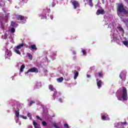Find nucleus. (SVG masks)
Here are the masks:
<instances>
[{"mask_svg": "<svg viewBox=\"0 0 128 128\" xmlns=\"http://www.w3.org/2000/svg\"><path fill=\"white\" fill-rule=\"evenodd\" d=\"M6 4L4 0H0V6H4Z\"/></svg>", "mask_w": 128, "mask_h": 128, "instance_id": "c9c22d12", "label": "nucleus"}, {"mask_svg": "<svg viewBox=\"0 0 128 128\" xmlns=\"http://www.w3.org/2000/svg\"><path fill=\"white\" fill-rule=\"evenodd\" d=\"M36 72V74H38V70L36 68H32L30 69H29L28 72H25V74H28V72Z\"/></svg>", "mask_w": 128, "mask_h": 128, "instance_id": "9b49d317", "label": "nucleus"}, {"mask_svg": "<svg viewBox=\"0 0 128 128\" xmlns=\"http://www.w3.org/2000/svg\"><path fill=\"white\" fill-rule=\"evenodd\" d=\"M58 82H62L64 80V78L61 77L56 79Z\"/></svg>", "mask_w": 128, "mask_h": 128, "instance_id": "473e14b6", "label": "nucleus"}, {"mask_svg": "<svg viewBox=\"0 0 128 128\" xmlns=\"http://www.w3.org/2000/svg\"><path fill=\"white\" fill-rule=\"evenodd\" d=\"M76 54V51H73V54Z\"/></svg>", "mask_w": 128, "mask_h": 128, "instance_id": "3c124183", "label": "nucleus"}, {"mask_svg": "<svg viewBox=\"0 0 128 128\" xmlns=\"http://www.w3.org/2000/svg\"><path fill=\"white\" fill-rule=\"evenodd\" d=\"M49 90L52 92H54V94L52 95V100H57L60 102H64V97L62 96L60 94V92H56V90L54 88V86L50 84L48 86Z\"/></svg>", "mask_w": 128, "mask_h": 128, "instance_id": "20e7f679", "label": "nucleus"}, {"mask_svg": "<svg viewBox=\"0 0 128 128\" xmlns=\"http://www.w3.org/2000/svg\"><path fill=\"white\" fill-rule=\"evenodd\" d=\"M117 30L120 32V34H121L122 36H124V28H122V26L119 25L117 27Z\"/></svg>", "mask_w": 128, "mask_h": 128, "instance_id": "4468645a", "label": "nucleus"}, {"mask_svg": "<svg viewBox=\"0 0 128 128\" xmlns=\"http://www.w3.org/2000/svg\"><path fill=\"white\" fill-rule=\"evenodd\" d=\"M46 14H48V10H46L43 13L39 15L41 20H44V18H46Z\"/></svg>", "mask_w": 128, "mask_h": 128, "instance_id": "2eb2a0df", "label": "nucleus"}, {"mask_svg": "<svg viewBox=\"0 0 128 128\" xmlns=\"http://www.w3.org/2000/svg\"><path fill=\"white\" fill-rule=\"evenodd\" d=\"M120 124H121V126H128V124L126 122H121V123H116L114 124V127L115 128H118V126H120Z\"/></svg>", "mask_w": 128, "mask_h": 128, "instance_id": "dca6fc26", "label": "nucleus"}, {"mask_svg": "<svg viewBox=\"0 0 128 128\" xmlns=\"http://www.w3.org/2000/svg\"><path fill=\"white\" fill-rule=\"evenodd\" d=\"M104 14V10H98L96 12L97 16H100V14Z\"/></svg>", "mask_w": 128, "mask_h": 128, "instance_id": "f3484780", "label": "nucleus"}, {"mask_svg": "<svg viewBox=\"0 0 128 128\" xmlns=\"http://www.w3.org/2000/svg\"><path fill=\"white\" fill-rule=\"evenodd\" d=\"M124 2H126V4H128V0H124Z\"/></svg>", "mask_w": 128, "mask_h": 128, "instance_id": "603ef678", "label": "nucleus"}, {"mask_svg": "<svg viewBox=\"0 0 128 128\" xmlns=\"http://www.w3.org/2000/svg\"><path fill=\"white\" fill-rule=\"evenodd\" d=\"M72 4L73 6L74 10H76L77 8H80V5L78 1L73 0L72 1Z\"/></svg>", "mask_w": 128, "mask_h": 128, "instance_id": "1a4fd4ad", "label": "nucleus"}, {"mask_svg": "<svg viewBox=\"0 0 128 128\" xmlns=\"http://www.w3.org/2000/svg\"><path fill=\"white\" fill-rule=\"evenodd\" d=\"M87 2H89L90 0H86Z\"/></svg>", "mask_w": 128, "mask_h": 128, "instance_id": "4d7b16f0", "label": "nucleus"}, {"mask_svg": "<svg viewBox=\"0 0 128 128\" xmlns=\"http://www.w3.org/2000/svg\"><path fill=\"white\" fill-rule=\"evenodd\" d=\"M22 46H24V44H20L18 46H16V48H18V50H20V48H22Z\"/></svg>", "mask_w": 128, "mask_h": 128, "instance_id": "4c0bfd02", "label": "nucleus"}, {"mask_svg": "<svg viewBox=\"0 0 128 128\" xmlns=\"http://www.w3.org/2000/svg\"><path fill=\"white\" fill-rule=\"evenodd\" d=\"M96 78H98V76L99 78H102V72H98V73H96Z\"/></svg>", "mask_w": 128, "mask_h": 128, "instance_id": "c85d7f7f", "label": "nucleus"}, {"mask_svg": "<svg viewBox=\"0 0 128 128\" xmlns=\"http://www.w3.org/2000/svg\"><path fill=\"white\" fill-rule=\"evenodd\" d=\"M64 128H69L68 125L67 124H64Z\"/></svg>", "mask_w": 128, "mask_h": 128, "instance_id": "a18cd8bd", "label": "nucleus"}, {"mask_svg": "<svg viewBox=\"0 0 128 128\" xmlns=\"http://www.w3.org/2000/svg\"><path fill=\"white\" fill-rule=\"evenodd\" d=\"M102 116V120H110V118L106 113H102L101 114Z\"/></svg>", "mask_w": 128, "mask_h": 128, "instance_id": "ddd939ff", "label": "nucleus"}, {"mask_svg": "<svg viewBox=\"0 0 128 128\" xmlns=\"http://www.w3.org/2000/svg\"><path fill=\"white\" fill-rule=\"evenodd\" d=\"M26 68V66L24 64H22L20 66V72H24V68Z\"/></svg>", "mask_w": 128, "mask_h": 128, "instance_id": "393cba45", "label": "nucleus"}, {"mask_svg": "<svg viewBox=\"0 0 128 128\" xmlns=\"http://www.w3.org/2000/svg\"><path fill=\"white\" fill-rule=\"evenodd\" d=\"M10 30L12 34H10V36L8 37V38L10 40V42H14V34L16 32V29L12 27Z\"/></svg>", "mask_w": 128, "mask_h": 128, "instance_id": "6e6552de", "label": "nucleus"}, {"mask_svg": "<svg viewBox=\"0 0 128 128\" xmlns=\"http://www.w3.org/2000/svg\"><path fill=\"white\" fill-rule=\"evenodd\" d=\"M56 56V52H52L50 54V58H54Z\"/></svg>", "mask_w": 128, "mask_h": 128, "instance_id": "7c9ffc66", "label": "nucleus"}, {"mask_svg": "<svg viewBox=\"0 0 128 128\" xmlns=\"http://www.w3.org/2000/svg\"><path fill=\"white\" fill-rule=\"evenodd\" d=\"M15 8H18V7L16 6Z\"/></svg>", "mask_w": 128, "mask_h": 128, "instance_id": "6e6d98bb", "label": "nucleus"}, {"mask_svg": "<svg viewBox=\"0 0 128 128\" xmlns=\"http://www.w3.org/2000/svg\"><path fill=\"white\" fill-rule=\"evenodd\" d=\"M122 42L123 44H124V46H126L128 48V40L122 41Z\"/></svg>", "mask_w": 128, "mask_h": 128, "instance_id": "f704fd0d", "label": "nucleus"}, {"mask_svg": "<svg viewBox=\"0 0 128 128\" xmlns=\"http://www.w3.org/2000/svg\"><path fill=\"white\" fill-rule=\"evenodd\" d=\"M74 74V80H76L78 76V72L76 71V70H74L73 72Z\"/></svg>", "mask_w": 128, "mask_h": 128, "instance_id": "aec40b11", "label": "nucleus"}, {"mask_svg": "<svg viewBox=\"0 0 128 128\" xmlns=\"http://www.w3.org/2000/svg\"><path fill=\"white\" fill-rule=\"evenodd\" d=\"M81 52L82 54V56H86V50L84 49V48H81Z\"/></svg>", "mask_w": 128, "mask_h": 128, "instance_id": "cd10ccee", "label": "nucleus"}, {"mask_svg": "<svg viewBox=\"0 0 128 128\" xmlns=\"http://www.w3.org/2000/svg\"><path fill=\"white\" fill-rule=\"evenodd\" d=\"M97 86H98V88H102V80H98V79H96Z\"/></svg>", "mask_w": 128, "mask_h": 128, "instance_id": "6ab92c4d", "label": "nucleus"}, {"mask_svg": "<svg viewBox=\"0 0 128 128\" xmlns=\"http://www.w3.org/2000/svg\"><path fill=\"white\" fill-rule=\"evenodd\" d=\"M50 18L51 20H53L54 19V16H51Z\"/></svg>", "mask_w": 128, "mask_h": 128, "instance_id": "de8ad7c7", "label": "nucleus"}, {"mask_svg": "<svg viewBox=\"0 0 128 128\" xmlns=\"http://www.w3.org/2000/svg\"><path fill=\"white\" fill-rule=\"evenodd\" d=\"M95 68H96V67H94V66L90 68V70H92Z\"/></svg>", "mask_w": 128, "mask_h": 128, "instance_id": "49530a36", "label": "nucleus"}, {"mask_svg": "<svg viewBox=\"0 0 128 128\" xmlns=\"http://www.w3.org/2000/svg\"><path fill=\"white\" fill-rule=\"evenodd\" d=\"M32 124L34 128H40V125L36 121L34 120Z\"/></svg>", "mask_w": 128, "mask_h": 128, "instance_id": "5701e85b", "label": "nucleus"}, {"mask_svg": "<svg viewBox=\"0 0 128 128\" xmlns=\"http://www.w3.org/2000/svg\"><path fill=\"white\" fill-rule=\"evenodd\" d=\"M35 86L36 88H42V83L40 82H36Z\"/></svg>", "mask_w": 128, "mask_h": 128, "instance_id": "412c9836", "label": "nucleus"}, {"mask_svg": "<svg viewBox=\"0 0 128 128\" xmlns=\"http://www.w3.org/2000/svg\"><path fill=\"white\" fill-rule=\"evenodd\" d=\"M30 48H32V50H38V48H36V46L34 44L31 45Z\"/></svg>", "mask_w": 128, "mask_h": 128, "instance_id": "c756f323", "label": "nucleus"}, {"mask_svg": "<svg viewBox=\"0 0 128 128\" xmlns=\"http://www.w3.org/2000/svg\"><path fill=\"white\" fill-rule=\"evenodd\" d=\"M42 76H48V70H44L43 72H42Z\"/></svg>", "mask_w": 128, "mask_h": 128, "instance_id": "bb28decb", "label": "nucleus"}, {"mask_svg": "<svg viewBox=\"0 0 128 128\" xmlns=\"http://www.w3.org/2000/svg\"><path fill=\"white\" fill-rule=\"evenodd\" d=\"M42 125L43 126H48V124H46V122L45 121H42Z\"/></svg>", "mask_w": 128, "mask_h": 128, "instance_id": "ea45409f", "label": "nucleus"}, {"mask_svg": "<svg viewBox=\"0 0 128 128\" xmlns=\"http://www.w3.org/2000/svg\"><path fill=\"white\" fill-rule=\"evenodd\" d=\"M6 44H8V42H7V43H6Z\"/></svg>", "mask_w": 128, "mask_h": 128, "instance_id": "13d9d810", "label": "nucleus"}, {"mask_svg": "<svg viewBox=\"0 0 128 128\" xmlns=\"http://www.w3.org/2000/svg\"><path fill=\"white\" fill-rule=\"evenodd\" d=\"M27 116H28V118H30V120H32V114H30V113L28 112L27 114Z\"/></svg>", "mask_w": 128, "mask_h": 128, "instance_id": "a19ab883", "label": "nucleus"}, {"mask_svg": "<svg viewBox=\"0 0 128 128\" xmlns=\"http://www.w3.org/2000/svg\"><path fill=\"white\" fill-rule=\"evenodd\" d=\"M118 16L122 18V14H124L126 16H128V10L126 6H124L122 4H120L118 7Z\"/></svg>", "mask_w": 128, "mask_h": 128, "instance_id": "423d86ee", "label": "nucleus"}, {"mask_svg": "<svg viewBox=\"0 0 128 128\" xmlns=\"http://www.w3.org/2000/svg\"><path fill=\"white\" fill-rule=\"evenodd\" d=\"M120 78L122 80H126V72L124 71L122 72L120 74Z\"/></svg>", "mask_w": 128, "mask_h": 128, "instance_id": "f8f14e48", "label": "nucleus"}, {"mask_svg": "<svg viewBox=\"0 0 128 128\" xmlns=\"http://www.w3.org/2000/svg\"><path fill=\"white\" fill-rule=\"evenodd\" d=\"M27 56H28L29 60H32V55L30 53H27Z\"/></svg>", "mask_w": 128, "mask_h": 128, "instance_id": "e433bc0d", "label": "nucleus"}, {"mask_svg": "<svg viewBox=\"0 0 128 128\" xmlns=\"http://www.w3.org/2000/svg\"><path fill=\"white\" fill-rule=\"evenodd\" d=\"M14 76H16V74H14Z\"/></svg>", "mask_w": 128, "mask_h": 128, "instance_id": "052dcab7", "label": "nucleus"}, {"mask_svg": "<svg viewBox=\"0 0 128 128\" xmlns=\"http://www.w3.org/2000/svg\"><path fill=\"white\" fill-rule=\"evenodd\" d=\"M8 14H8L5 12V16L2 14H0V34H2V32H4V24L2 22H8Z\"/></svg>", "mask_w": 128, "mask_h": 128, "instance_id": "39448f33", "label": "nucleus"}, {"mask_svg": "<svg viewBox=\"0 0 128 128\" xmlns=\"http://www.w3.org/2000/svg\"><path fill=\"white\" fill-rule=\"evenodd\" d=\"M7 2L8 4H12V0H7Z\"/></svg>", "mask_w": 128, "mask_h": 128, "instance_id": "79ce46f5", "label": "nucleus"}, {"mask_svg": "<svg viewBox=\"0 0 128 128\" xmlns=\"http://www.w3.org/2000/svg\"><path fill=\"white\" fill-rule=\"evenodd\" d=\"M10 32L8 31H6V32L4 35H2V40H6L8 38V34Z\"/></svg>", "mask_w": 128, "mask_h": 128, "instance_id": "a211bd4d", "label": "nucleus"}, {"mask_svg": "<svg viewBox=\"0 0 128 128\" xmlns=\"http://www.w3.org/2000/svg\"><path fill=\"white\" fill-rule=\"evenodd\" d=\"M57 2H58L57 0H53V2H52V4L51 5L52 8H54V6H56V4Z\"/></svg>", "mask_w": 128, "mask_h": 128, "instance_id": "2f4dec72", "label": "nucleus"}, {"mask_svg": "<svg viewBox=\"0 0 128 128\" xmlns=\"http://www.w3.org/2000/svg\"><path fill=\"white\" fill-rule=\"evenodd\" d=\"M88 4L90 5V6L91 8H92V6H94V4H92V0H89V1H88Z\"/></svg>", "mask_w": 128, "mask_h": 128, "instance_id": "72a5a7b5", "label": "nucleus"}, {"mask_svg": "<svg viewBox=\"0 0 128 128\" xmlns=\"http://www.w3.org/2000/svg\"><path fill=\"white\" fill-rule=\"evenodd\" d=\"M20 116L21 118H24V120H27L28 119V117H26V116Z\"/></svg>", "mask_w": 128, "mask_h": 128, "instance_id": "37998d69", "label": "nucleus"}, {"mask_svg": "<svg viewBox=\"0 0 128 128\" xmlns=\"http://www.w3.org/2000/svg\"><path fill=\"white\" fill-rule=\"evenodd\" d=\"M36 118L37 120H42V119L40 118V117L38 116H36Z\"/></svg>", "mask_w": 128, "mask_h": 128, "instance_id": "c03bdc74", "label": "nucleus"}, {"mask_svg": "<svg viewBox=\"0 0 128 128\" xmlns=\"http://www.w3.org/2000/svg\"><path fill=\"white\" fill-rule=\"evenodd\" d=\"M116 96L118 100H128V90L122 86L116 93Z\"/></svg>", "mask_w": 128, "mask_h": 128, "instance_id": "7ed1b4c3", "label": "nucleus"}, {"mask_svg": "<svg viewBox=\"0 0 128 128\" xmlns=\"http://www.w3.org/2000/svg\"><path fill=\"white\" fill-rule=\"evenodd\" d=\"M14 52L17 54H20V49L16 47H15L14 48Z\"/></svg>", "mask_w": 128, "mask_h": 128, "instance_id": "b1692460", "label": "nucleus"}, {"mask_svg": "<svg viewBox=\"0 0 128 128\" xmlns=\"http://www.w3.org/2000/svg\"><path fill=\"white\" fill-rule=\"evenodd\" d=\"M87 78H90V74H87Z\"/></svg>", "mask_w": 128, "mask_h": 128, "instance_id": "09e8293b", "label": "nucleus"}, {"mask_svg": "<svg viewBox=\"0 0 128 128\" xmlns=\"http://www.w3.org/2000/svg\"><path fill=\"white\" fill-rule=\"evenodd\" d=\"M108 24V28H111L110 37L113 38L112 42H116L118 40V30L114 29V22L112 18V15H109L105 20V25Z\"/></svg>", "mask_w": 128, "mask_h": 128, "instance_id": "f257e3e1", "label": "nucleus"}, {"mask_svg": "<svg viewBox=\"0 0 128 128\" xmlns=\"http://www.w3.org/2000/svg\"><path fill=\"white\" fill-rule=\"evenodd\" d=\"M121 20L122 22H124V24H126V26L128 28V18H121Z\"/></svg>", "mask_w": 128, "mask_h": 128, "instance_id": "4be33fe9", "label": "nucleus"}, {"mask_svg": "<svg viewBox=\"0 0 128 128\" xmlns=\"http://www.w3.org/2000/svg\"><path fill=\"white\" fill-rule=\"evenodd\" d=\"M20 0V2H26V0Z\"/></svg>", "mask_w": 128, "mask_h": 128, "instance_id": "864d4df0", "label": "nucleus"}, {"mask_svg": "<svg viewBox=\"0 0 128 128\" xmlns=\"http://www.w3.org/2000/svg\"><path fill=\"white\" fill-rule=\"evenodd\" d=\"M12 106L13 107V110L15 112L14 118L16 123L18 124L19 126H20L22 124V122H20V121H18L20 118V109H18V108H24V104L13 100L12 101Z\"/></svg>", "mask_w": 128, "mask_h": 128, "instance_id": "f03ea898", "label": "nucleus"}, {"mask_svg": "<svg viewBox=\"0 0 128 128\" xmlns=\"http://www.w3.org/2000/svg\"><path fill=\"white\" fill-rule=\"evenodd\" d=\"M12 51L8 50V49H6L5 50V58H8L10 60V56H12Z\"/></svg>", "mask_w": 128, "mask_h": 128, "instance_id": "9d476101", "label": "nucleus"}, {"mask_svg": "<svg viewBox=\"0 0 128 128\" xmlns=\"http://www.w3.org/2000/svg\"><path fill=\"white\" fill-rule=\"evenodd\" d=\"M12 80H14V78H12Z\"/></svg>", "mask_w": 128, "mask_h": 128, "instance_id": "bf43d9fd", "label": "nucleus"}, {"mask_svg": "<svg viewBox=\"0 0 128 128\" xmlns=\"http://www.w3.org/2000/svg\"><path fill=\"white\" fill-rule=\"evenodd\" d=\"M16 18L18 20H21V24H26V17H24L22 15L16 14Z\"/></svg>", "mask_w": 128, "mask_h": 128, "instance_id": "0eeeda50", "label": "nucleus"}, {"mask_svg": "<svg viewBox=\"0 0 128 128\" xmlns=\"http://www.w3.org/2000/svg\"><path fill=\"white\" fill-rule=\"evenodd\" d=\"M28 128H32V126H29Z\"/></svg>", "mask_w": 128, "mask_h": 128, "instance_id": "8fccbe9b", "label": "nucleus"}, {"mask_svg": "<svg viewBox=\"0 0 128 128\" xmlns=\"http://www.w3.org/2000/svg\"><path fill=\"white\" fill-rule=\"evenodd\" d=\"M34 104H36V101L34 100H31L29 102V106H32Z\"/></svg>", "mask_w": 128, "mask_h": 128, "instance_id": "58836bf2", "label": "nucleus"}, {"mask_svg": "<svg viewBox=\"0 0 128 128\" xmlns=\"http://www.w3.org/2000/svg\"><path fill=\"white\" fill-rule=\"evenodd\" d=\"M98 5H96V8H98Z\"/></svg>", "mask_w": 128, "mask_h": 128, "instance_id": "5fc2aeb1", "label": "nucleus"}, {"mask_svg": "<svg viewBox=\"0 0 128 128\" xmlns=\"http://www.w3.org/2000/svg\"><path fill=\"white\" fill-rule=\"evenodd\" d=\"M18 26V24L15 23L14 22H11V26H12L13 28H16Z\"/></svg>", "mask_w": 128, "mask_h": 128, "instance_id": "a878e982", "label": "nucleus"}]
</instances>
